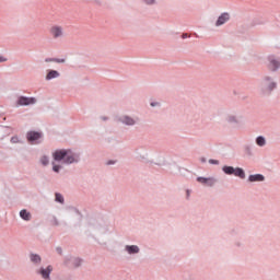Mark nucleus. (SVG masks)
Masks as SVG:
<instances>
[{"label": "nucleus", "mask_w": 280, "mask_h": 280, "mask_svg": "<svg viewBox=\"0 0 280 280\" xmlns=\"http://www.w3.org/2000/svg\"><path fill=\"white\" fill-rule=\"evenodd\" d=\"M82 153L75 152L71 149H59L52 153L54 161L60 163L63 161L65 165H73V163H80Z\"/></svg>", "instance_id": "f257e3e1"}, {"label": "nucleus", "mask_w": 280, "mask_h": 280, "mask_svg": "<svg viewBox=\"0 0 280 280\" xmlns=\"http://www.w3.org/2000/svg\"><path fill=\"white\" fill-rule=\"evenodd\" d=\"M278 84H277V79H275L273 75L270 74H265L261 77L259 81V92L260 95H264L265 97L272 95V91H276Z\"/></svg>", "instance_id": "f03ea898"}, {"label": "nucleus", "mask_w": 280, "mask_h": 280, "mask_svg": "<svg viewBox=\"0 0 280 280\" xmlns=\"http://www.w3.org/2000/svg\"><path fill=\"white\" fill-rule=\"evenodd\" d=\"M222 172L226 176H236L237 178H241L242 180H244V178H246V172L244 171V168H242L240 166L233 167V166L224 165L222 167Z\"/></svg>", "instance_id": "7ed1b4c3"}, {"label": "nucleus", "mask_w": 280, "mask_h": 280, "mask_svg": "<svg viewBox=\"0 0 280 280\" xmlns=\"http://www.w3.org/2000/svg\"><path fill=\"white\" fill-rule=\"evenodd\" d=\"M91 226L94 233H97V235H106V233L110 231L109 225L106 221H104V219L95 220L94 222L91 223Z\"/></svg>", "instance_id": "20e7f679"}, {"label": "nucleus", "mask_w": 280, "mask_h": 280, "mask_svg": "<svg viewBox=\"0 0 280 280\" xmlns=\"http://www.w3.org/2000/svg\"><path fill=\"white\" fill-rule=\"evenodd\" d=\"M51 272H54V265L39 266L35 268V275L42 280H52Z\"/></svg>", "instance_id": "39448f33"}, {"label": "nucleus", "mask_w": 280, "mask_h": 280, "mask_svg": "<svg viewBox=\"0 0 280 280\" xmlns=\"http://www.w3.org/2000/svg\"><path fill=\"white\" fill-rule=\"evenodd\" d=\"M43 132L40 131H27L26 132V141L31 144V145H38L39 143H43Z\"/></svg>", "instance_id": "423d86ee"}, {"label": "nucleus", "mask_w": 280, "mask_h": 280, "mask_svg": "<svg viewBox=\"0 0 280 280\" xmlns=\"http://www.w3.org/2000/svg\"><path fill=\"white\" fill-rule=\"evenodd\" d=\"M116 121L118 124H122V126H137L139 124V117H132L130 115H120L116 117Z\"/></svg>", "instance_id": "0eeeda50"}, {"label": "nucleus", "mask_w": 280, "mask_h": 280, "mask_svg": "<svg viewBox=\"0 0 280 280\" xmlns=\"http://www.w3.org/2000/svg\"><path fill=\"white\" fill-rule=\"evenodd\" d=\"M49 33L55 40L65 37V28L60 25H54L50 27Z\"/></svg>", "instance_id": "6e6552de"}, {"label": "nucleus", "mask_w": 280, "mask_h": 280, "mask_svg": "<svg viewBox=\"0 0 280 280\" xmlns=\"http://www.w3.org/2000/svg\"><path fill=\"white\" fill-rule=\"evenodd\" d=\"M242 116H237L235 114H229L225 117V121L231 126H234V128H240V126H242Z\"/></svg>", "instance_id": "1a4fd4ad"}, {"label": "nucleus", "mask_w": 280, "mask_h": 280, "mask_svg": "<svg viewBox=\"0 0 280 280\" xmlns=\"http://www.w3.org/2000/svg\"><path fill=\"white\" fill-rule=\"evenodd\" d=\"M268 71H271L272 73H277V70L280 69V61L275 58V56L268 57V63H267Z\"/></svg>", "instance_id": "9d476101"}, {"label": "nucleus", "mask_w": 280, "mask_h": 280, "mask_svg": "<svg viewBox=\"0 0 280 280\" xmlns=\"http://www.w3.org/2000/svg\"><path fill=\"white\" fill-rule=\"evenodd\" d=\"M197 183H200L205 187H214L218 183L215 177H197Z\"/></svg>", "instance_id": "9b49d317"}, {"label": "nucleus", "mask_w": 280, "mask_h": 280, "mask_svg": "<svg viewBox=\"0 0 280 280\" xmlns=\"http://www.w3.org/2000/svg\"><path fill=\"white\" fill-rule=\"evenodd\" d=\"M28 259L35 268H40V264H43V257L39 254L31 252L28 254Z\"/></svg>", "instance_id": "f8f14e48"}, {"label": "nucleus", "mask_w": 280, "mask_h": 280, "mask_svg": "<svg viewBox=\"0 0 280 280\" xmlns=\"http://www.w3.org/2000/svg\"><path fill=\"white\" fill-rule=\"evenodd\" d=\"M65 264L69 268H80L82 266V259L78 257H70L66 259Z\"/></svg>", "instance_id": "ddd939ff"}, {"label": "nucleus", "mask_w": 280, "mask_h": 280, "mask_svg": "<svg viewBox=\"0 0 280 280\" xmlns=\"http://www.w3.org/2000/svg\"><path fill=\"white\" fill-rule=\"evenodd\" d=\"M18 104L20 106H30L31 104H36V97L20 96Z\"/></svg>", "instance_id": "4468645a"}, {"label": "nucleus", "mask_w": 280, "mask_h": 280, "mask_svg": "<svg viewBox=\"0 0 280 280\" xmlns=\"http://www.w3.org/2000/svg\"><path fill=\"white\" fill-rule=\"evenodd\" d=\"M229 21H231V14L229 12H224L218 18L215 26L220 27L224 25V23H229Z\"/></svg>", "instance_id": "2eb2a0df"}, {"label": "nucleus", "mask_w": 280, "mask_h": 280, "mask_svg": "<svg viewBox=\"0 0 280 280\" xmlns=\"http://www.w3.org/2000/svg\"><path fill=\"white\" fill-rule=\"evenodd\" d=\"M248 183H264L266 180V177L261 174H254L248 176Z\"/></svg>", "instance_id": "dca6fc26"}, {"label": "nucleus", "mask_w": 280, "mask_h": 280, "mask_svg": "<svg viewBox=\"0 0 280 280\" xmlns=\"http://www.w3.org/2000/svg\"><path fill=\"white\" fill-rule=\"evenodd\" d=\"M125 250L128 253V255H138L141 249L137 245H126Z\"/></svg>", "instance_id": "f3484780"}, {"label": "nucleus", "mask_w": 280, "mask_h": 280, "mask_svg": "<svg viewBox=\"0 0 280 280\" xmlns=\"http://www.w3.org/2000/svg\"><path fill=\"white\" fill-rule=\"evenodd\" d=\"M56 78H60V72H58L57 70H47L45 80H47V82H49V80H55Z\"/></svg>", "instance_id": "a211bd4d"}, {"label": "nucleus", "mask_w": 280, "mask_h": 280, "mask_svg": "<svg viewBox=\"0 0 280 280\" xmlns=\"http://www.w3.org/2000/svg\"><path fill=\"white\" fill-rule=\"evenodd\" d=\"M20 218H22L24 222H30L32 220V212L27 211V209H23L20 211Z\"/></svg>", "instance_id": "6ab92c4d"}, {"label": "nucleus", "mask_w": 280, "mask_h": 280, "mask_svg": "<svg viewBox=\"0 0 280 280\" xmlns=\"http://www.w3.org/2000/svg\"><path fill=\"white\" fill-rule=\"evenodd\" d=\"M45 62H57L58 65H65L67 62V59H60V58H46Z\"/></svg>", "instance_id": "aec40b11"}, {"label": "nucleus", "mask_w": 280, "mask_h": 280, "mask_svg": "<svg viewBox=\"0 0 280 280\" xmlns=\"http://www.w3.org/2000/svg\"><path fill=\"white\" fill-rule=\"evenodd\" d=\"M256 145L264 148V145H266V138L264 136H258L256 138Z\"/></svg>", "instance_id": "412c9836"}, {"label": "nucleus", "mask_w": 280, "mask_h": 280, "mask_svg": "<svg viewBox=\"0 0 280 280\" xmlns=\"http://www.w3.org/2000/svg\"><path fill=\"white\" fill-rule=\"evenodd\" d=\"M266 22L261 21L260 19L255 18L252 20L249 27H255L257 25H265Z\"/></svg>", "instance_id": "4be33fe9"}, {"label": "nucleus", "mask_w": 280, "mask_h": 280, "mask_svg": "<svg viewBox=\"0 0 280 280\" xmlns=\"http://www.w3.org/2000/svg\"><path fill=\"white\" fill-rule=\"evenodd\" d=\"M55 200H56V202H59L60 205H65V197L60 192L55 194Z\"/></svg>", "instance_id": "5701e85b"}, {"label": "nucleus", "mask_w": 280, "mask_h": 280, "mask_svg": "<svg viewBox=\"0 0 280 280\" xmlns=\"http://www.w3.org/2000/svg\"><path fill=\"white\" fill-rule=\"evenodd\" d=\"M244 152L247 156H253V147H250V144H245Z\"/></svg>", "instance_id": "b1692460"}, {"label": "nucleus", "mask_w": 280, "mask_h": 280, "mask_svg": "<svg viewBox=\"0 0 280 280\" xmlns=\"http://www.w3.org/2000/svg\"><path fill=\"white\" fill-rule=\"evenodd\" d=\"M52 172H55V174H60V170H62V165H58L56 164V162H52Z\"/></svg>", "instance_id": "393cba45"}, {"label": "nucleus", "mask_w": 280, "mask_h": 280, "mask_svg": "<svg viewBox=\"0 0 280 280\" xmlns=\"http://www.w3.org/2000/svg\"><path fill=\"white\" fill-rule=\"evenodd\" d=\"M40 163L44 165V167H47V165H49V158L47 155L42 156Z\"/></svg>", "instance_id": "a878e982"}, {"label": "nucleus", "mask_w": 280, "mask_h": 280, "mask_svg": "<svg viewBox=\"0 0 280 280\" xmlns=\"http://www.w3.org/2000/svg\"><path fill=\"white\" fill-rule=\"evenodd\" d=\"M142 2H144L145 5H155L156 4V0H142Z\"/></svg>", "instance_id": "bb28decb"}, {"label": "nucleus", "mask_w": 280, "mask_h": 280, "mask_svg": "<svg viewBox=\"0 0 280 280\" xmlns=\"http://www.w3.org/2000/svg\"><path fill=\"white\" fill-rule=\"evenodd\" d=\"M139 161H143L144 163H152V161L148 160L147 155H140L138 156Z\"/></svg>", "instance_id": "cd10ccee"}, {"label": "nucleus", "mask_w": 280, "mask_h": 280, "mask_svg": "<svg viewBox=\"0 0 280 280\" xmlns=\"http://www.w3.org/2000/svg\"><path fill=\"white\" fill-rule=\"evenodd\" d=\"M51 224L52 226H60V221H58V218L52 217Z\"/></svg>", "instance_id": "c85d7f7f"}, {"label": "nucleus", "mask_w": 280, "mask_h": 280, "mask_svg": "<svg viewBox=\"0 0 280 280\" xmlns=\"http://www.w3.org/2000/svg\"><path fill=\"white\" fill-rule=\"evenodd\" d=\"M208 163H210V165H220V161L214 159L208 160Z\"/></svg>", "instance_id": "c756f323"}, {"label": "nucleus", "mask_w": 280, "mask_h": 280, "mask_svg": "<svg viewBox=\"0 0 280 280\" xmlns=\"http://www.w3.org/2000/svg\"><path fill=\"white\" fill-rule=\"evenodd\" d=\"M117 163V160H108L105 165H115Z\"/></svg>", "instance_id": "7c9ffc66"}, {"label": "nucleus", "mask_w": 280, "mask_h": 280, "mask_svg": "<svg viewBox=\"0 0 280 280\" xmlns=\"http://www.w3.org/2000/svg\"><path fill=\"white\" fill-rule=\"evenodd\" d=\"M150 106H152V108H154L156 106H161V103H159V102H151Z\"/></svg>", "instance_id": "2f4dec72"}, {"label": "nucleus", "mask_w": 280, "mask_h": 280, "mask_svg": "<svg viewBox=\"0 0 280 280\" xmlns=\"http://www.w3.org/2000/svg\"><path fill=\"white\" fill-rule=\"evenodd\" d=\"M56 253H58V255H62V247H56Z\"/></svg>", "instance_id": "473e14b6"}, {"label": "nucleus", "mask_w": 280, "mask_h": 280, "mask_svg": "<svg viewBox=\"0 0 280 280\" xmlns=\"http://www.w3.org/2000/svg\"><path fill=\"white\" fill-rule=\"evenodd\" d=\"M1 62H8V58L3 57V56H0V63Z\"/></svg>", "instance_id": "72a5a7b5"}, {"label": "nucleus", "mask_w": 280, "mask_h": 280, "mask_svg": "<svg viewBox=\"0 0 280 280\" xmlns=\"http://www.w3.org/2000/svg\"><path fill=\"white\" fill-rule=\"evenodd\" d=\"M182 38H189V35L187 33H183Z\"/></svg>", "instance_id": "f704fd0d"}, {"label": "nucleus", "mask_w": 280, "mask_h": 280, "mask_svg": "<svg viewBox=\"0 0 280 280\" xmlns=\"http://www.w3.org/2000/svg\"><path fill=\"white\" fill-rule=\"evenodd\" d=\"M101 119H102V121H108V117L107 116H102Z\"/></svg>", "instance_id": "c9c22d12"}, {"label": "nucleus", "mask_w": 280, "mask_h": 280, "mask_svg": "<svg viewBox=\"0 0 280 280\" xmlns=\"http://www.w3.org/2000/svg\"><path fill=\"white\" fill-rule=\"evenodd\" d=\"M201 163H207V158H200Z\"/></svg>", "instance_id": "e433bc0d"}, {"label": "nucleus", "mask_w": 280, "mask_h": 280, "mask_svg": "<svg viewBox=\"0 0 280 280\" xmlns=\"http://www.w3.org/2000/svg\"><path fill=\"white\" fill-rule=\"evenodd\" d=\"M189 196H190V191L186 190V198L189 199Z\"/></svg>", "instance_id": "4c0bfd02"}, {"label": "nucleus", "mask_w": 280, "mask_h": 280, "mask_svg": "<svg viewBox=\"0 0 280 280\" xmlns=\"http://www.w3.org/2000/svg\"><path fill=\"white\" fill-rule=\"evenodd\" d=\"M235 246H238V247H240V246H242V243L236 242V243H235Z\"/></svg>", "instance_id": "58836bf2"}, {"label": "nucleus", "mask_w": 280, "mask_h": 280, "mask_svg": "<svg viewBox=\"0 0 280 280\" xmlns=\"http://www.w3.org/2000/svg\"><path fill=\"white\" fill-rule=\"evenodd\" d=\"M101 246H106V242L100 243Z\"/></svg>", "instance_id": "ea45409f"}, {"label": "nucleus", "mask_w": 280, "mask_h": 280, "mask_svg": "<svg viewBox=\"0 0 280 280\" xmlns=\"http://www.w3.org/2000/svg\"><path fill=\"white\" fill-rule=\"evenodd\" d=\"M11 141L14 143V141H15L14 138H12Z\"/></svg>", "instance_id": "a19ab883"}]
</instances>
